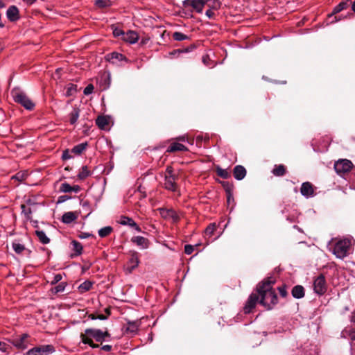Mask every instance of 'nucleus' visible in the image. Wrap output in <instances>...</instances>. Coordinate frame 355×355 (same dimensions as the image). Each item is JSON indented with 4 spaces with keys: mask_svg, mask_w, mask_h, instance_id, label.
Returning <instances> with one entry per match:
<instances>
[{
    "mask_svg": "<svg viewBox=\"0 0 355 355\" xmlns=\"http://www.w3.org/2000/svg\"><path fill=\"white\" fill-rule=\"evenodd\" d=\"M275 281L272 277H269L260 283L257 291L260 297L259 304L264 306L266 309H272L278 302V298L272 285Z\"/></svg>",
    "mask_w": 355,
    "mask_h": 355,
    "instance_id": "obj_1",
    "label": "nucleus"
},
{
    "mask_svg": "<svg viewBox=\"0 0 355 355\" xmlns=\"http://www.w3.org/2000/svg\"><path fill=\"white\" fill-rule=\"evenodd\" d=\"M80 338L83 343L89 345L92 348H98L99 345L94 343L92 338L97 342H103L110 338V334L107 331H103L98 329H87L85 330V334H81Z\"/></svg>",
    "mask_w": 355,
    "mask_h": 355,
    "instance_id": "obj_2",
    "label": "nucleus"
},
{
    "mask_svg": "<svg viewBox=\"0 0 355 355\" xmlns=\"http://www.w3.org/2000/svg\"><path fill=\"white\" fill-rule=\"evenodd\" d=\"M349 245V240H340L336 243L333 249V254H335L337 258L342 259L347 257Z\"/></svg>",
    "mask_w": 355,
    "mask_h": 355,
    "instance_id": "obj_3",
    "label": "nucleus"
},
{
    "mask_svg": "<svg viewBox=\"0 0 355 355\" xmlns=\"http://www.w3.org/2000/svg\"><path fill=\"white\" fill-rule=\"evenodd\" d=\"M13 98L16 103L21 104L26 110H31L35 107L34 103L24 92H15Z\"/></svg>",
    "mask_w": 355,
    "mask_h": 355,
    "instance_id": "obj_4",
    "label": "nucleus"
},
{
    "mask_svg": "<svg viewBox=\"0 0 355 355\" xmlns=\"http://www.w3.org/2000/svg\"><path fill=\"white\" fill-rule=\"evenodd\" d=\"M55 352L52 345H44L35 347L26 352V355H49Z\"/></svg>",
    "mask_w": 355,
    "mask_h": 355,
    "instance_id": "obj_5",
    "label": "nucleus"
},
{
    "mask_svg": "<svg viewBox=\"0 0 355 355\" xmlns=\"http://www.w3.org/2000/svg\"><path fill=\"white\" fill-rule=\"evenodd\" d=\"M352 166L351 161L344 159L338 160L334 164V169L339 175L343 176L352 169Z\"/></svg>",
    "mask_w": 355,
    "mask_h": 355,
    "instance_id": "obj_6",
    "label": "nucleus"
},
{
    "mask_svg": "<svg viewBox=\"0 0 355 355\" xmlns=\"http://www.w3.org/2000/svg\"><path fill=\"white\" fill-rule=\"evenodd\" d=\"M325 277L322 274L318 276L313 281V290L319 295L324 294L327 291Z\"/></svg>",
    "mask_w": 355,
    "mask_h": 355,
    "instance_id": "obj_7",
    "label": "nucleus"
},
{
    "mask_svg": "<svg viewBox=\"0 0 355 355\" xmlns=\"http://www.w3.org/2000/svg\"><path fill=\"white\" fill-rule=\"evenodd\" d=\"M208 1L209 0H184L182 5L185 8L191 6L197 12L202 13L204 6H207Z\"/></svg>",
    "mask_w": 355,
    "mask_h": 355,
    "instance_id": "obj_8",
    "label": "nucleus"
},
{
    "mask_svg": "<svg viewBox=\"0 0 355 355\" xmlns=\"http://www.w3.org/2000/svg\"><path fill=\"white\" fill-rule=\"evenodd\" d=\"M259 295L257 293H252L249 296V298L243 308L245 313H249L251 312V311L255 307L257 302H259Z\"/></svg>",
    "mask_w": 355,
    "mask_h": 355,
    "instance_id": "obj_9",
    "label": "nucleus"
},
{
    "mask_svg": "<svg viewBox=\"0 0 355 355\" xmlns=\"http://www.w3.org/2000/svg\"><path fill=\"white\" fill-rule=\"evenodd\" d=\"M159 214L161 216L165 219H172L173 221L179 220V216L177 212L171 209L159 208Z\"/></svg>",
    "mask_w": 355,
    "mask_h": 355,
    "instance_id": "obj_10",
    "label": "nucleus"
},
{
    "mask_svg": "<svg viewBox=\"0 0 355 355\" xmlns=\"http://www.w3.org/2000/svg\"><path fill=\"white\" fill-rule=\"evenodd\" d=\"M300 193L306 198L313 196L314 189L313 185L309 182H303L300 188Z\"/></svg>",
    "mask_w": 355,
    "mask_h": 355,
    "instance_id": "obj_11",
    "label": "nucleus"
},
{
    "mask_svg": "<svg viewBox=\"0 0 355 355\" xmlns=\"http://www.w3.org/2000/svg\"><path fill=\"white\" fill-rule=\"evenodd\" d=\"M118 223L122 225H128L131 227H133L137 232H139L141 231V228L137 225L135 220L128 216H120Z\"/></svg>",
    "mask_w": 355,
    "mask_h": 355,
    "instance_id": "obj_12",
    "label": "nucleus"
},
{
    "mask_svg": "<svg viewBox=\"0 0 355 355\" xmlns=\"http://www.w3.org/2000/svg\"><path fill=\"white\" fill-rule=\"evenodd\" d=\"M131 241L135 243L140 249H147L150 245V241L148 239L141 236H136L131 239Z\"/></svg>",
    "mask_w": 355,
    "mask_h": 355,
    "instance_id": "obj_13",
    "label": "nucleus"
},
{
    "mask_svg": "<svg viewBox=\"0 0 355 355\" xmlns=\"http://www.w3.org/2000/svg\"><path fill=\"white\" fill-rule=\"evenodd\" d=\"M105 59L107 61L112 62V64H116V61L124 60L125 62H128V59L125 58V56L117 52H112L111 53L107 54L105 56Z\"/></svg>",
    "mask_w": 355,
    "mask_h": 355,
    "instance_id": "obj_14",
    "label": "nucleus"
},
{
    "mask_svg": "<svg viewBox=\"0 0 355 355\" xmlns=\"http://www.w3.org/2000/svg\"><path fill=\"white\" fill-rule=\"evenodd\" d=\"M176 177L171 175H165L164 187L167 190L175 191L177 184L175 183Z\"/></svg>",
    "mask_w": 355,
    "mask_h": 355,
    "instance_id": "obj_15",
    "label": "nucleus"
},
{
    "mask_svg": "<svg viewBox=\"0 0 355 355\" xmlns=\"http://www.w3.org/2000/svg\"><path fill=\"white\" fill-rule=\"evenodd\" d=\"M139 263V259L138 257V253L134 252L128 261V266L127 270L129 272H131L134 269H135Z\"/></svg>",
    "mask_w": 355,
    "mask_h": 355,
    "instance_id": "obj_16",
    "label": "nucleus"
},
{
    "mask_svg": "<svg viewBox=\"0 0 355 355\" xmlns=\"http://www.w3.org/2000/svg\"><path fill=\"white\" fill-rule=\"evenodd\" d=\"M6 16L10 21H15L19 18V10L15 6H11L6 11Z\"/></svg>",
    "mask_w": 355,
    "mask_h": 355,
    "instance_id": "obj_17",
    "label": "nucleus"
},
{
    "mask_svg": "<svg viewBox=\"0 0 355 355\" xmlns=\"http://www.w3.org/2000/svg\"><path fill=\"white\" fill-rule=\"evenodd\" d=\"M123 40L130 44H135L138 41L139 35L135 31H129L124 33Z\"/></svg>",
    "mask_w": 355,
    "mask_h": 355,
    "instance_id": "obj_18",
    "label": "nucleus"
},
{
    "mask_svg": "<svg viewBox=\"0 0 355 355\" xmlns=\"http://www.w3.org/2000/svg\"><path fill=\"white\" fill-rule=\"evenodd\" d=\"M246 175V170L241 165H237L234 168V177L237 180H243Z\"/></svg>",
    "mask_w": 355,
    "mask_h": 355,
    "instance_id": "obj_19",
    "label": "nucleus"
},
{
    "mask_svg": "<svg viewBox=\"0 0 355 355\" xmlns=\"http://www.w3.org/2000/svg\"><path fill=\"white\" fill-rule=\"evenodd\" d=\"M77 218L78 215L75 212L68 211L62 215V222L65 224H69L76 220Z\"/></svg>",
    "mask_w": 355,
    "mask_h": 355,
    "instance_id": "obj_20",
    "label": "nucleus"
},
{
    "mask_svg": "<svg viewBox=\"0 0 355 355\" xmlns=\"http://www.w3.org/2000/svg\"><path fill=\"white\" fill-rule=\"evenodd\" d=\"M292 296L296 299H301L304 296V288L301 285L295 286L291 291Z\"/></svg>",
    "mask_w": 355,
    "mask_h": 355,
    "instance_id": "obj_21",
    "label": "nucleus"
},
{
    "mask_svg": "<svg viewBox=\"0 0 355 355\" xmlns=\"http://www.w3.org/2000/svg\"><path fill=\"white\" fill-rule=\"evenodd\" d=\"M188 150V148L184 145L174 142L172 143L167 148L166 151L168 153H173L175 151H187Z\"/></svg>",
    "mask_w": 355,
    "mask_h": 355,
    "instance_id": "obj_22",
    "label": "nucleus"
},
{
    "mask_svg": "<svg viewBox=\"0 0 355 355\" xmlns=\"http://www.w3.org/2000/svg\"><path fill=\"white\" fill-rule=\"evenodd\" d=\"M28 335L24 334L20 336V338H16L13 340V345L18 348L25 349L26 347V340L28 338Z\"/></svg>",
    "mask_w": 355,
    "mask_h": 355,
    "instance_id": "obj_23",
    "label": "nucleus"
},
{
    "mask_svg": "<svg viewBox=\"0 0 355 355\" xmlns=\"http://www.w3.org/2000/svg\"><path fill=\"white\" fill-rule=\"evenodd\" d=\"M108 123L109 119L105 116H98L96 119V124L101 130H105Z\"/></svg>",
    "mask_w": 355,
    "mask_h": 355,
    "instance_id": "obj_24",
    "label": "nucleus"
},
{
    "mask_svg": "<svg viewBox=\"0 0 355 355\" xmlns=\"http://www.w3.org/2000/svg\"><path fill=\"white\" fill-rule=\"evenodd\" d=\"M286 167L283 164L275 165L272 173L277 177H282L286 173Z\"/></svg>",
    "mask_w": 355,
    "mask_h": 355,
    "instance_id": "obj_25",
    "label": "nucleus"
},
{
    "mask_svg": "<svg viewBox=\"0 0 355 355\" xmlns=\"http://www.w3.org/2000/svg\"><path fill=\"white\" fill-rule=\"evenodd\" d=\"M12 247L14 251L18 254H21L24 251H27L28 253H30V251L26 249L24 245L19 243L17 241L12 242Z\"/></svg>",
    "mask_w": 355,
    "mask_h": 355,
    "instance_id": "obj_26",
    "label": "nucleus"
},
{
    "mask_svg": "<svg viewBox=\"0 0 355 355\" xmlns=\"http://www.w3.org/2000/svg\"><path fill=\"white\" fill-rule=\"evenodd\" d=\"M80 115V110L77 107H74L72 110V112L69 114V122L71 125H74Z\"/></svg>",
    "mask_w": 355,
    "mask_h": 355,
    "instance_id": "obj_27",
    "label": "nucleus"
},
{
    "mask_svg": "<svg viewBox=\"0 0 355 355\" xmlns=\"http://www.w3.org/2000/svg\"><path fill=\"white\" fill-rule=\"evenodd\" d=\"M35 234L37 235L39 241L43 244H48L50 242V239L46 235L45 232L42 230H36Z\"/></svg>",
    "mask_w": 355,
    "mask_h": 355,
    "instance_id": "obj_28",
    "label": "nucleus"
},
{
    "mask_svg": "<svg viewBox=\"0 0 355 355\" xmlns=\"http://www.w3.org/2000/svg\"><path fill=\"white\" fill-rule=\"evenodd\" d=\"M221 2L219 0H209L207 7L209 10H218L221 7Z\"/></svg>",
    "mask_w": 355,
    "mask_h": 355,
    "instance_id": "obj_29",
    "label": "nucleus"
},
{
    "mask_svg": "<svg viewBox=\"0 0 355 355\" xmlns=\"http://www.w3.org/2000/svg\"><path fill=\"white\" fill-rule=\"evenodd\" d=\"M91 175V171L87 166H83L78 174V178L80 180H85Z\"/></svg>",
    "mask_w": 355,
    "mask_h": 355,
    "instance_id": "obj_30",
    "label": "nucleus"
},
{
    "mask_svg": "<svg viewBox=\"0 0 355 355\" xmlns=\"http://www.w3.org/2000/svg\"><path fill=\"white\" fill-rule=\"evenodd\" d=\"M87 146V143L79 144L72 148L71 153H73L74 154L79 155L86 149Z\"/></svg>",
    "mask_w": 355,
    "mask_h": 355,
    "instance_id": "obj_31",
    "label": "nucleus"
},
{
    "mask_svg": "<svg viewBox=\"0 0 355 355\" xmlns=\"http://www.w3.org/2000/svg\"><path fill=\"white\" fill-rule=\"evenodd\" d=\"M138 331V324L136 322H132L128 323V327H126V332L130 333L132 335H134Z\"/></svg>",
    "mask_w": 355,
    "mask_h": 355,
    "instance_id": "obj_32",
    "label": "nucleus"
},
{
    "mask_svg": "<svg viewBox=\"0 0 355 355\" xmlns=\"http://www.w3.org/2000/svg\"><path fill=\"white\" fill-rule=\"evenodd\" d=\"M112 230L113 229L110 226L104 227L98 230V236L101 238L106 237L111 234Z\"/></svg>",
    "mask_w": 355,
    "mask_h": 355,
    "instance_id": "obj_33",
    "label": "nucleus"
},
{
    "mask_svg": "<svg viewBox=\"0 0 355 355\" xmlns=\"http://www.w3.org/2000/svg\"><path fill=\"white\" fill-rule=\"evenodd\" d=\"M71 245L73 246V251L76 252V256L82 254L83 245H81L80 243H79L77 241L73 240L71 241Z\"/></svg>",
    "mask_w": 355,
    "mask_h": 355,
    "instance_id": "obj_34",
    "label": "nucleus"
},
{
    "mask_svg": "<svg viewBox=\"0 0 355 355\" xmlns=\"http://www.w3.org/2000/svg\"><path fill=\"white\" fill-rule=\"evenodd\" d=\"M95 5L101 8H105L110 7L112 6V1L110 0H96Z\"/></svg>",
    "mask_w": 355,
    "mask_h": 355,
    "instance_id": "obj_35",
    "label": "nucleus"
},
{
    "mask_svg": "<svg viewBox=\"0 0 355 355\" xmlns=\"http://www.w3.org/2000/svg\"><path fill=\"white\" fill-rule=\"evenodd\" d=\"M216 171L217 175L223 179H227L230 177V173L226 169L220 168L219 166L216 167Z\"/></svg>",
    "mask_w": 355,
    "mask_h": 355,
    "instance_id": "obj_36",
    "label": "nucleus"
},
{
    "mask_svg": "<svg viewBox=\"0 0 355 355\" xmlns=\"http://www.w3.org/2000/svg\"><path fill=\"white\" fill-rule=\"evenodd\" d=\"M216 230V223L209 224L205 229V236L211 237Z\"/></svg>",
    "mask_w": 355,
    "mask_h": 355,
    "instance_id": "obj_37",
    "label": "nucleus"
},
{
    "mask_svg": "<svg viewBox=\"0 0 355 355\" xmlns=\"http://www.w3.org/2000/svg\"><path fill=\"white\" fill-rule=\"evenodd\" d=\"M347 6V2H340L334 8L333 12L329 15V17H331L333 15L340 12V11L345 9Z\"/></svg>",
    "mask_w": 355,
    "mask_h": 355,
    "instance_id": "obj_38",
    "label": "nucleus"
},
{
    "mask_svg": "<svg viewBox=\"0 0 355 355\" xmlns=\"http://www.w3.org/2000/svg\"><path fill=\"white\" fill-rule=\"evenodd\" d=\"M66 89V96H71L76 92L77 85L74 84H69Z\"/></svg>",
    "mask_w": 355,
    "mask_h": 355,
    "instance_id": "obj_39",
    "label": "nucleus"
},
{
    "mask_svg": "<svg viewBox=\"0 0 355 355\" xmlns=\"http://www.w3.org/2000/svg\"><path fill=\"white\" fill-rule=\"evenodd\" d=\"M92 286V284L91 282L85 281L79 286L78 289L80 292H86L90 290Z\"/></svg>",
    "mask_w": 355,
    "mask_h": 355,
    "instance_id": "obj_40",
    "label": "nucleus"
},
{
    "mask_svg": "<svg viewBox=\"0 0 355 355\" xmlns=\"http://www.w3.org/2000/svg\"><path fill=\"white\" fill-rule=\"evenodd\" d=\"M173 37L176 41H183L189 38L187 35L180 32H175L173 35Z\"/></svg>",
    "mask_w": 355,
    "mask_h": 355,
    "instance_id": "obj_41",
    "label": "nucleus"
},
{
    "mask_svg": "<svg viewBox=\"0 0 355 355\" xmlns=\"http://www.w3.org/2000/svg\"><path fill=\"white\" fill-rule=\"evenodd\" d=\"M60 191L63 193L72 192V186L67 182H63L60 185Z\"/></svg>",
    "mask_w": 355,
    "mask_h": 355,
    "instance_id": "obj_42",
    "label": "nucleus"
},
{
    "mask_svg": "<svg viewBox=\"0 0 355 355\" xmlns=\"http://www.w3.org/2000/svg\"><path fill=\"white\" fill-rule=\"evenodd\" d=\"M65 287H66V284L64 282H62V283L59 284L58 285H57L56 286H55L52 289V292L54 294L63 292L65 289Z\"/></svg>",
    "mask_w": 355,
    "mask_h": 355,
    "instance_id": "obj_43",
    "label": "nucleus"
},
{
    "mask_svg": "<svg viewBox=\"0 0 355 355\" xmlns=\"http://www.w3.org/2000/svg\"><path fill=\"white\" fill-rule=\"evenodd\" d=\"M27 175L28 174L26 172H18L12 178L22 182L26 178Z\"/></svg>",
    "mask_w": 355,
    "mask_h": 355,
    "instance_id": "obj_44",
    "label": "nucleus"
},
{
    "mask_svg": "<svg viewBox=\"0 0 355 355\" xmlns=\"http://www.w3.org/2000/svg\"><path fill=\"white\" fill-rule=\"evenodd\" d=\"M21 209L22 210V213H24V215L26 216V218L27 219H30L31 218V215L32 214L31 209V208H27L26 207V205H21Z\"/></svg>",
    "mask_w": 355,
    "mask_h": 355,
    "instance_id": "obj_45",
    "label": "nucleus"
},
{
    "mask_svg": "<svg viewBox=\"0 0 355 355\" xmlns=\"http://www.w3.org/2000/svg\"><path fill=\"white\" fill-rule=\"evenodd\" d=\"M112 33H113V35L114 37H119V36L123 37L125 32L123 30H121V28H119L115 26H112Z\"/></svg>",
    "mask_w": 355,
    "mask_h": 355,
    "instance_id": "obj_46",
    "label": "nucleus"
},
{
    "mask_svg": "<svg viewBox=\"0 0 355 355\" xmlns=\"http://www.w3.org/2000/svg\"><path fill=\"white\" fill-rule=\"evenodd\" d=\"M195 246L192 245H185L184 246V252L187 254H191L194 251Z\"/></svg>",
    "mask_w": 355,
    "mask_h": 355,
    "instance_id": "obj_47",
    "label": "nucleus"
},
{
    "mask_svg": "<svg viewBox=\"0 0 355 355\" xmlns=\"http://www.w3.org/2000/svg\"><path fill=\"white\" fill-rule=\"evenodd\" d=\"M279 293L280 295L282 297H285L287 296V291H286V286L285 285H283L282 286H279L278 288Z\"/></svg>",
    "mask_w": 355,
    "mask_h": 355,
    "instance_id": "obj_48",
    "label": "nucleus"
},
{
    "mask_svg": "<svg viewBox=\"0 0 355 355\" xmlns=\"http://www.w3.org/2000/svg\"><path fill=\"white\" fill-rule=\"evenodd\" d=\"M94 91V86L92 84L88 85L85 89H84V94L89 95L91 94Z\"/></svg>",
    "mask_w": 355,
    "mask_h": 355,
    "instance_id": "obj_49",
    "label": "nucleus"
},
{
    "mask_svg": "<svg viewBox=\"0 0 355 355\" xmlns=\"http://www.w3.org/2000/svg\"><path fill=\"white\" fill-rule=\"evenodd\" d=\"M62 279V276L61 274H56L51 282V284H55L58 283Z\"/></svg>",
    "mask_w": 355,
    "mask_h": 355,
    "instance_id": "obj_50",
    "label": "nucleus"
},
{
    "mask_svg": "<svg viewBox=\"0 0 355 355\" xmlns=\"http://www.w3.org/2000/svg\"><path fill=\"white\" fill-rule=\"evenodd\" d=\"M205 15L206 16L209 18V19H213L215 17V13L214 12L213 10H207L206 12H205Z\"/></svg>",
    "mask_w": 355,
    "mask_h": 355,
    "instance_id": "obj_51",
    "label": "nucleus"
},
{
    "mask_svg": "<svg viewBox=\"0 0 355 355\" xmlns=\"http://www.w3.org/2000/svg\"><path fill=\"white\" fill-rule=\"evenodd\" d=\"M8 348V345L6 343L0 341V351H1L3 352H6L7 351Z\"/></svg>",
    "mask_w": 355,
    "mask_h": 355,
    "instance_id": "obj_52",
    "label": "nucleus"
},
{
    "mask_svg": "<svg viewBox=\"0 0 355 355\" xmlns=\"http://www.w3.org/2000/svg\"><path fill=\"white\" fill-rule=\"evenodd\" d=\"M62 157L63 159H69L72 158V156L69 154V152L67 150L63 152Z\"/></svg>",
    "mask_w": 355,
    "mask_h": 355,
    "instance_id": "obj_53",
    "label": "nucleus"
},
{
    "mask_svg": "<svg viewBox=\"0 0 355 355\" xmlns=\"http://www.w3.org/2000/svg\"><path fill=\"white\" fill-rule=\"evenodd\" d=\"M71 198L68 196H61L58 198V202L62 203L64 202L65 200L70 199Z\"/></svg>",
    "mask_w": 355,
    "mask_h": 355,
    "instance_id": "obj_54",
    "label": "nucleus"
},
{
    "mask_svg": "<svg viewBox=\"0 0 355 355\" xmlns=\"http://www.w3.org/2000/svg\"><path fill=\"white\" fill-rule=\"evenodd\" d=\"M166 175L175 176L173 174V170L171 166H167L166 170Z\"/></svg>",
    "mask_w": 355,
    "mask_h": 355,
    "instance_id": "obj_55",
    "label": "nucleus"
},
{
    "mask_svg": "<svg viewBox=\"0 0 355 355\" xmlns=\"http://www.w3.org/2000/svg\"><path fill=\"white\" fill-rule=\"evenodd\" d=\"M112 347L110 345H105L101 347V349L105 352H110L111 351Z\"/></svg>",
    "mask_w": 355,
    "mask_h": 355,
    "instance_id": "obj_56",
    "label": "nucleus"
},
{
    "mask_svg": "<svg viewBox=\"0 0 355 355\" xmlns=\"http://www.w3.org/2000/svg\"><path fill=\"white\" fill-rule=\"evenodd\" d=\"M81 190V188L78 185L72 186V192L78 193Z\"/></svg>",
    "mask_w": 355,
    "mask_h": 355,
    "instance_id": "obj_57",
    "label": "nucleus"
},
{
    "mask_svg": "<svg viewBox=\"0 0 355 355\" xmlns=\"http://www.w3.org/2000/svg\"><path fill=\"white\" fill-rule=\"evenodd\" d=\"M227 198V201L229 205L231 203L232 201H234V198L230 193H228Z\"/></svg>",
    "mask_w": 355,
    "mask_h": 355,
    "instance_id": "obj_58",
    "label": "nucleus"
},
{
    "mask_svg": "<svg viewBox=\"0 0 355 355\" xmlns=\"http://www.w3.org/2000/svg\"><path fill=\"white\" fill-rule=\"evenodd\" d=\"M97 319L101 320H105L107 319V317L103 314H98V315H97Z\"/></svg>",
    "mask_w": 355,
    "mask_h": 355,
    "instance_id": "obj_59",
    "label": "nucleus"
},
{
    "mask_svg": "<svg viewBox=\"0 0 355 355\" xmlns=\"http://www.w3.org/2000/svg\"><path fill=\"white\" fill-rule=\"evenodd\" d=\"M89 236H90V234H88V233H82L80 235V238H81V239H86V238H88Z\"/></svg>",
    "mask_w": 355,
    "mask_h": 355,
    "instance_id": "obj_60",
    "label": "nucleus"
},
{
    "mask_svg": "<svg viewBox=\"0 0 355 355\" xmlns=\"http://www.w3.org/2000/svg\"><path fill=\"white\" fill-rule=\"evenodd\" d=\"M351 322L355 324V311H354L352 314Z\"/></svg>",
    "mask_w": 355,
    "mask_h": 355,
    "instance_id": "obj_61",
    "label": "nucleus"
},
{
    "mask_svg": "<svg viewBox=\"0 0 355 355\" xmlns=\"http://www.w3.org/2000/svg\"><path fill=\"white\" fill-rule=\"evenodd\" d=\"M36 0H24V2H26L28 4H32Z\"/></svg>",
    "mask_w": 355,
    "mask_h": 355,
    "instance_id": "obj_62",
    "label": "nucleus"
},
{
    "mask_svg": "<svg viewBox=\"0 0 355 355\" xmlns=\"http://www.w3.org/2000/svg\"><path fill=\"white\" fill-rule=\"evenodd\" d=\"M89 318H91L92 320H96L97 319V315L92 314V315H89Z\"/></svg>",
    "mask_w": 355,
    "mask_h": 355,
    "instance_id": "obj_63",
    "label": "nucleus"
},
{
    "mask_svg": "<svg viewBox=\"0 0 355 355\" xmlns=\"http://www.w3.org/2000/svg\"><path fill=\"white\" fill-rule=\"evenodd\" d=\"M352 10L355 12V1L352 3Z\"/></svg>",
    "mask_w": 355,
    "mask_h": 355,
    "instance_id": "obj_64",
    "label": "nucleus"
}]
</instances>
